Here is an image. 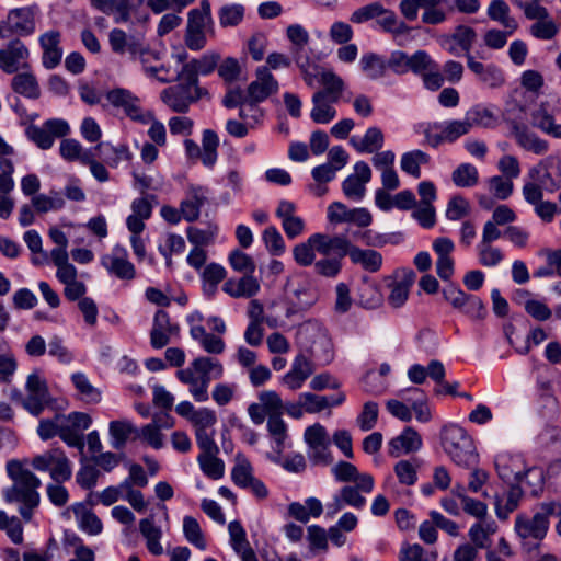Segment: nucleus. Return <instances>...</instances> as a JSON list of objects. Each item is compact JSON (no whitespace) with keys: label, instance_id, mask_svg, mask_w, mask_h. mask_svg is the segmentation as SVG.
Returning a JSON list of instances; mask_svg holds the SVG:
<instances>
[{"label":"nucleus","instance_id":"nucleus-8","mask_svg":"<svg viewBox=\"0 0 561 561\" xmlns=\"http://www.w3.org/2000/svg\"><path fill=\"white\" fill-rule=\"evenodd\" d=\"M25 389L27 394L21 398L22 407L32 415L38 416L51 402L46 380L38 371H33L27 376ZM19 397H22L21 393Z\"/></svg>","mask_w":561,"mask_h":561},{"label":"nucleus","instance_id":"nucleus-21","mask_svg":"<svg viewBox=\"0 0 561 561\" xmlns=\"http://www.w3.org/2000/svg\"><path fill=\"white\" fill-rule=\"evenodd\" d=\"M61 34L57 30H50L42 34L38 38L43 50L42 64L46 69L56 68L62 59V48L60 47Z\"/></svg>","mask_w":561,"mask_h":561},{"label":"nucleus","instance_id":"nucleus-2","mask_svg":"<svg viewBox=\"0 0 561 561\" xmlns=\"http://www.w3.org/2000/svg\"><path fill=\"white\" fill-rule=\"evenodd\" d=\"M225 374L220 360L209 356H198L186 368L176 371V378L188 388L194 401L203 403L208 401V388L211 380L220 379Z\"/></svg>","mask_w":561,"mask_h":561},{"label":"nucleus","instance_id":"nucleus-20","mask_svg":"<svg viewBox=\"0 0 561 561\" xmlns=\"http://www.w3.org/2000/svg\"><path fill=\"white\" fill-rule=\"evenodd\" d=\"M467 66L474 73L478 81L490 89H499L505 83V76L502 69L494 64H483L476 60L471 54H468Z\"/></svg>","mask_w":561,"mask_h":561},{"label":"nucleus","instance_id":"nucleus-25","mask_svg":"<svg viewBox=\"0 0 561 561\" xmlns=\"http://www.w3.org/2000/svg\"><path fill=\"white\" fill-rule=\"evenodd\" d=\"M178 332L179 325L171 323L165 311L158 310L153 318L150 343L154 348H162L169 343L171 335L178 334Z\"/></svg>","mask_w":561,"mask_h":561},{"label":"nucleus","instance_id":"nucleus-49","mask_svg":"<svg viewBox=\"0 0 561 561\" xmlns=\"http://www.w3.org/2000/svg\"><path fill=\"white\" fill-rule=\"evenodd\" d=\"M515 138L522 148L536 154H543L548 150V142L526 128H517L515 130Z\"/></svg>","mask_w":561,"mask_h":561},{"label":"nucleus","instance_id":"nucleus-43","mask_svg":"<svg viewBox=\"0 0 561 561\" xmlns=\"http://www.w3.org/2000/svg\"><path fill=\"white\" fill-rule=\"evenodd\" d=\"M225 267L217 263L206 265L202 273L203 290L208 297H213L217 291V286L226 278Z\"/></svg>","mask_w":561,"mask_h":561},{"label":"nucleus","instance_id":"nucleus-34","mask_svg":"<svg viewBox=\"0 0 561 561\" xmlns=\"http://www.w3.org/2000/svg\"><path fill=\"white\" fill-rule=\"evenodd\" d=\"M12 90L27 99H37L41 95V89L36 77L26 70L15 73L11 80Z\"/></svg>","mask_w":561,"mask_h":561},{"label":"nucleus","instance_id":"nucleus-39","mask_svg":"<svg viewBox=\"0 0 561 561\" xmlns=\"http://www.w3.org/2000/svg\"><path fill=\"white\" fill-rule=\"evenodd\" d=\"M488 16L508 30V33L515 32L518 27L516 20L510 16V7L504 0H492L488 8Z\"/></svg>","mask_w":561,"mask_h":561},{"label":"nucleus","instance_id":"nucleus-24","mask_svg":"<svg viewBox=\"0 0 561 561\" xmlns=\"http://www.w3.org/2000/svg\"><path fill=\"white\" fill-rule=\"evenodd\" d=\"M201 454L197 461L202 471L210 479L218 480L224 477L225 463L217 457L219 448L216 443L199 446Z\"/></svg>","mask_w":561,"mask_h":561},{"label":"nucleus","instance_id":"nucleus-7","mask_svg":"<svg viewBox=\"0 0 561 561\" xmlns=\"http://www.w3.org/2000/svg\"><path fill=\"white\" fill-rule=\"evenodd\" d=\"M305 443L308 446L307 456L316 466H328L332 463L333 457L330 451L331 439L323 425L316 423L308 426L304 433Z\"/></svg>","mask_w":561,"mask_h":561},{"label":"nucleus","instance_id":"nucleus-28","mask_svg":"<svg viewBox=\"0 0 561 561\" xmlns=\"http://www.w3.org/2000/svg\"><path fill=\"white\" fill-rule=\"evenodd\" d=\"M108 43L115 54H129L131 58H136L142 41L121 28H113L108 34Z\"/></svg>","mask_w":561,"mask_h":561},{"label":"nucleus","instance_id":"nucleus-18","mask_svg":"<svg viewBox=\"0 0 561 561\" xmlns=\"http://www.w3.org/2000/svg\"><path fill=\"white\" fill-rule=\"evenodd\" d=\"M371 179V170L364 161H358L354 165V173L348 175L342 183L344 195L354 201L360 202L366 194V184Z\"/></svg>","mask_w":561,"mask_h":561},{"label":"nucleus","instance_id":"nucleus-40","mask_svg":"<svg viewBox=\"0 0 561 561\" xmlns=\"http://www.w3.org/2000/svg\"><path fill=\"white\" fill-rule=\"evenodd\" d=\"M523 497V490L517 484H512L503 500L497 499L495 504V513L500 519H507L508 515L514 512Z\"/></svg>","mask_w":561,"mask_h":561},{"label":"nucleus","instance_id":"nucleus-61","mask_svg":"<svg viewBox=\"0 0 561 561\" xmlns=\"http://www.w3.org/2000/svg\"><path fill=\"white\" fill-rule=\"evenodd\" d=\"M337 253H330L321 260L314 262V271L317 274L324 277H335L342 268V259Z\"/></svg>","mask_w":561,"mask_h":561},{"label":"nucleus","instance_id":"nucleus-16","mask_svg":"<svg viewBox=\"0 0 561 561\" xmlns=\"http://www.w3.org/2000/svg\"><path fill=\"white\" fill-rule=\"evenodd\" d=\"M415 278L416 274L411 268H398L393 272L391 282L388 284L390 289L388 302L391 307L400 308L405 304Z\"/></svg>","mask_w":561,"mask_h":561},{"label":"nucleus","instance_id":"nucleus-32","mask_svg":"<svg viewBox=\"0 0 561 561\" xmlns=\"http://www.w3.org/2000/svg\"><path fill=\"white\" fill-rule=\"evenodd\" d=\"M207 199V192L201 186H191L187 197L182 201L181 214L187 221H195L199 217L201 207Z\"/></svg>","mask_w":561,"mask_h":561},{"label":"nucleus","instance_id":"nucleus-58","mask_svg":"<svg viewBox=\"0 0 561 561\" xmlns=\"http://www.w3.org/2000/svg\"><path fill=\"white\" fill-rule=\"evenodd\" d=\"M531 125L550 136H554L560 126L543 105L531 113Z\"/></svg>","mask_w":561,"mask_h":561},{"label":"nucleus","instance_id":"nucleus-30","mask_svg":"<svg viewBox=\"0 0 561 561\" xmlns=\"http://www.w3.org/2000/svg\"><path fill=\"white\" fill-rule=\"evenodd\" d=\"M499 526L495 520L481 519L469 528L468 537L472 546L477 549H490L491 537L497 531Z\"/></svg>","mask_w":561,"mask_h":561},{"label":"nucleus","instance_id":"nucleus-23","mask_svg":"<svg viewBox=\"0 0 561 561\" xmlns=\"http://www.w3.org/2000/svg\"><path fill=\"white\" fill-rule=\"evenodd\" d=\"M455 249L451 239L446 237L433 241V250L437 255L436 272L443 280H448L454 275V260L450 254Z\"/></svg>","mask_w":561,"mask_h":561},{"label":"nucleus","instance_id":"nucleus-51","mask_svg":"<svg viewBox=\"0 0 561 561\" xmlns=\"http://www.w3.org/2000/svg\"><path fill=\"white\" fill-rule=\"evenodd\" d=\"M218 233V227L216 225H208L206 228L188 227L186 236L194 247H207L210 245Z\"/></svg>","mask_w":561,"mask_h":561},{"label":"nucleus","instance_id":"nucleus-63","mask_svg":"<svg viewBox=\"0 0 561 561\" xmlns=\"http://www.w3.org/2000/svg\"><path fill=\"white\" fill-rule=\"evenodd\" d=\"M12 30L21 35H30L34 32V22L28 18L25 9H14L9 13Z\"/></svg>","mask_w":561,"mask_h":561},{"label":"nucleus","instance_id":"nucleus-27","mask_svg":"<svg viewBox=\"0 0 561 561\" xmlns=\"http://www.w3.org/2000/svg\"><path fill=\"white\" fill-rule=\"evenodd\" d=\"M422 447L420 434L412 427H405L403 432L392 438L389 443V454L392 457H399L403 454L417 451Z\"/></svg>","mask_w":561,"mask_h":561},{"label":"nucleus","instance_id":"nucleus-38","mask_svg":"<svg viewBox=\"0 0 561 561\" xmlns=\"http://www.w3.org/2000/svg\"><path fill=\"white\" fill-rule=\"evenodd\" d=\"M72 511L81 530L91 536H96L102 531L103 525L101 519L83 504L73 505Z\"/></svg>","mask_w":561,"mask_h":561},{"label":"nucleus","instance_id":"nucleus-57","mask_svg":"<svg viewBox=\"0 0 561 561\" xmlns=\"http://www.w3.org/2000/svg\"><path fill=\"white\" fill-rule=\"evenodd\" d=\"M59 420L61 421V432L67 428L72 433L82 434L92 424L90 415L83 412H71L68 415L60 414Z\"/></svg>","mask_w":561,"mask_h":561},{"label":"nucleus","instance_id":"nucleus-44","mask_svg":"<svg viewBox=\"0 0 561 561\" xmlns=\"http://www.w3.org/2000/svg\"><path fill=\"white\" fill-rule=\"evenodd\" d=\"M71 381L82 401L96 403L101 400L100 390L90 382L85 374L80 371L72 374Z\"/></svg>","mask_w":561,"mask_h":561},{"label":"nucleus","instance_id":"nucleus-37","mask_svg":"<svg viewBox=\"0 0 561 561\" xmlns=\"http://www.w3.org/2000/svg\"><path fill=\"white\" fill-rule=\"evenodd\" d=\"M351 145L360 153H373L383 146V134L377 127H369L363 138L352 137Z\"/></svg>","mask_w":561,"mask_h":561},{"label":"nucleus","instance_id":"nucleus-3","mask_svg":"<svg viewBox=\"0 0 561 561\" xmlns=\"http://www.w3.org/2000/svg\"><path fill=\"white\" fill-rule=\"evenodd\" d=\"M561 516V502L548 501L540 503L533 516L518 514L515 517L514 531L522 542V547L529 551L537 548L546 538L550 517Z\"/></svg>","mask_w":561,"mask_h":561},{"label":"nucleus","instance_id":"nucleus-55","mask_svg":"<svg viewBox=\"0 0 561 561\" xmlns=\"http://www.w3.org/2000/svg\"><path fill=\"white\" fill-rule=\"evenodd\" d=\"M451 180L458 187H472L478 183L479 173L474 165L461 163L453 171Z\"/></svg>","mask_w":561,"mask_h":561},{"label":"nucleus","instance_id":"nucleus-52","mask_svg":"<svg viewBox=\"0 0 561 561\" xmlns=\"http://www.w3.org/2000/svg\"><path fill=\"white\" fill-rule=\"evenodd\" d=\"M267 430L275 443L274 450L280 455L285 449L287 438V425L282 415H271L267 421Z\"/></svg>","mask_w":561,"mask_h":561},{"label":"nucleus","instance_id":"nucleus-11","mask_svg":"<svg viewBox=\"0 0 561 561\" xmlns=\"http://www.w3.org/2000/svg\"><path fill=\"white\" fill-rule=\"evenodd\" d=\"M470 126L466 116L462 119H449L443 123H435L428 127L425 135L433 147L443 142H455L460 137L470 133Z\"/></svg>","mask_w":561,"mask_h":561},{"label":"nucleus","instance_id":"nucleus-35","mask_svg":"<svg viewBox=\"0 0 561 561\" xmlns=\"http://www.w3.org/2000/svg\"><path fill=\"white\" fill-rule=\"evenodd\" d=\"M311 101L313 106L310 112V117L314 123L328 124L334 119L336 110L333 107V104L339 101H331L322 93H313Z\"/></svg>","mask_w":561,"mask_h":561},{"label":"nucleus","instance_id":"nucleus-14","mask_svg":"<svg viewBox=\"0 0 561 561\" xmlns=\"http://www.w3.org/2000/svg\"><path fill=\"white\" fill-rule=\"evenodd\" d=\"M107 101L117 108H122L133 121L148 124L151 121L150 112H142L139 106V99L125 89H114L106 94Z\"/></svg>","mask_w":561,"mask_h":561},{"label":"nucleus","instance_id":"nucleus-45","mask_svg":"<svg viewBox=\"0 0 561 561\" xmlns=\"http://www.w3.org/2000/svg\"><path fill=\"white\" fill-rule=\"evenodd\" d=\"M430 156L422 150H412L401 156L400 167L403 172L419 179L421 176V165L427 164Z\"/></svg>","mask_w":561,"mask_h":561},{"label":"nucleus","instance_id":"nucleus-59","mask_svg":"<svg viewBox=\"0 0 561 561\" xmlns=\"http://www.w3.org/2000/svg\"><path fill=\"white\" fill-rule=\"evenodd\" d=\"M363 72L369 79H378L385 75L387 64L376 54H366L360 58Z\"/></svg>","mask_w":561,"mask_h":561},{"label":"nucleus","instance_id":"nucleus-50","mask_svg":"<svg viewBox=\"0 0 561 561\" xmlns=\"http://www.w3.org/2000/svg\"><path fill=\"white\" fill-rule=\"evenodd\" d=\"M219 147V138L211 129L203 133L201 159L204 165L211 168L217 161V149Z\"/></svg>","mask_w":561,"mask_h":561},{"label":"nucleus","instance_id":"nucleus-41","mask_svg":"<svg viewBox=\"0 0 561 561\" xmlns=\"http://www.w3.org/2000/svg\"><path fill=\"white\" fill-rule=\"evenodd\" d=\"M139 530L145 537L148 550L154 554L160 556L163 552V548L160 543L162 531L154 525L153 518H144L139 523Z\"/></svg>","mask_w":561,"mask_h":561},{"label":"nucleus","instance_id":"nucleus-31","mask_svg":"<svg viewBox=\"0 0 561 561\" xmlns=\"http://www.w3.org/2000/svg\"><path fill=\"white\" fill-rule=\"evenodd\" d=\"M161 100L176 113L187 112L193 102L191 90L179 84L163 90L161 92Z\"/></svg>","mask_w":561,"mask_h":561},{"label":"nucleus","instance_id":"nucleus-47","mask_svg":"<svg viewBox=\"0 0 561 561\" xmlns=\"http://www.w3.org/2000/svg\"><path fill=\"white\" fill-rule=\"evenodd\" d=\"M320 83L323 85V90H319L316 93H322L331 101L340 100L344 89V82L337 75L331 70H321Z\"/></svg>","mask_w":561,"mask_h":561},{"label":"nucleus","instance_id":"nucleus-29","mask_svg":"<svg viewBox=\"0 0 561 561\" xmlns=\"http://www.w3.org/2000/svg\"><path fill=\"white\" fill-rule=\"evenodd\" d=\"M137 56L142 65L145 73L149 77L156 78L161 82H170L171 80L167 77L169 70L164 65L154 66L152 62L160 60V54L156 50L150 49L144 43L139 46Z\"/></svg>","mask_w":561,"mask_h":561},{"label":"nucleus","instance_id":"nucleus-42","mask_svg":"<svg viewBox=\"0 0 561 561\" xmlns=\"http://www.w3.org/2000/svg\"><path fill=\"white\" fill-rule=\"evenodd\" d=\"M92 150L84 149L83 146L73 138H66L61 140L59 153L61 158L68 162L79 161L81 164L92 154Z\"/></svg>","mask_w":561,"mask_h":561},{"label":"nucleus","instance_id":"nucleus-17","mask_svg":"<svg viewBox=\"0 0 561 561\" xmlns=\"http://www.w3.org/2000/svg\"><path fill=\"white\" fill-rule=\"evenodd\" d=\"M278 91V82L266 66H260L255 71V80L248 87L250 106L263 102Z\"/></svg>","mask_w":561,"mask_h":561},{"label":"nucleus","instance_id":"nucleus-48","mask_svg":"<svg viewBox=\"0 0 561 561\" xmlns=\"http://www.w3.org/2000/svg\"><path fill=\"white\" fill-rule=\"evenodd\" d=\"M467 122L469 123L470 129L473 127L491 128L496 124V117L494 113L482 105H476L468 110L465 114Z\"/></svg>","mask_w":561,"mask_h":561},{"label":"nucleus","instance_id":"nucleus-1","mask_svg":"<svg viewBox=\"0 0 561 561\" xmlns=\"http://www.w3.org/2000/svg\"><path fill=\"white\" fill-rule=\"evenodd\" d=\"M7 472L13 481V485L3 491L4 500L8 503H21L19 512L25 520H30L32 511L39 504L37 489L42 484L41 480L16 460L7 463Z\"/></svg>","mask_w":561,"mask_h":561},{"label":"nucleus","instance_id":"nucleus-64","mask_svg":"<svg viewBox=\"0 0 561 561\" xmlns=\"http://www.w3.org/2000/svg\"><path fill=\"white\" fill-rule=\"evenodd\" d=\"M32 204L37 211L47 213L62 208L65 199L59 193L53 192L49 196L44 194L34 196L32 198Z\"/></svg>","mask_w":561,"mask_h":561},{"label":"nucleus","instance_id":"nucleus-5","mask_svg":"<svg viewBox=\"0 0 561 561\" xmlns=\"http://www.w3.org/2000/svg\"><path fill=\"white\" fill-rule=\"evenodd\" d=\"M340 234L313 233L305 242L298 243L293 249L295 262L300 266H310L316 262V253L329 256L337 253Z\"/></svg>","mask_w":561,"mask_h":561},{"label":"nucleus","instance_id":"nucleus-53","mask_svg":"<svg viewBox=\"0 0 561 561\" xmlns=\"http://www.w3.org/2000/svg\"><path fill=\"white\" fill-rule=\"evenodd\" d=\"M244 12L245 8L240 3L225 4L218 11L219 24L222 27L237 26L242 22Z\"/></svg>","mask_w":561,"mask_h":561},{"label":"nucleus","instance_id":"nucleus-60","mask_svg":"<svg viewBox=\"0 0 561 561\" xmlns=\"http://www.w3.org/2000/svg\"><path fill=\"white\" fill-rule=\"evenodd\" d=\"M228 531L231 547L239 556L244 554L247 550H253L247 539L244 528L238 520L229 523Z\"/></svg>","mask_w":561,"mask_h":561},{"label":"nucleus","instance_id":"nucleus-33","mask_svg":"<svg viewBox=\"0 0 561 561\" xmlns=\"http://www.w3.org/2000/svg\"><path fill=\"white\" fill-rule=\"evenodd\" d=\"M328 331L316 321L304 322L297 331V342L304 350L302 353L309 354L311 350L316 348L320 334H325Z\"/></svg>","mask_w":561,"mask_h":561},{"label":"nucleus","instance_id":"nucleus-56","mask_svg":"<svg viewBox=\"0 0 561 561\" xmlns=\"http://www.w3.org/2000/svg\"><path fill=\"white\" fill-rule=\"evenodd\" d=\"M417 459L400 460L394 465V473L401 484L413 485L417 480Z\"/></svg>","mask_w":561,"mask_h":561},{"label":"nucleus","instance_id":"nucleus-46","mask_svg":"<svg viewBox=\"0 0 561 561\" xmlns=\"http://www.w3.org/2000/svg\"><path fill=\"white\" fill-rule=\"evenodd\" d=\"M253 467L249 459L241 454L236 456L234 466L231 470V479L236 485L245 489L254 480Z\"/></svg>","mask_w":561,"mask_h":561},{"label":"nucleus","instance_id":"nucleus-26","mask_svg":"<svg viewBox=\"0 0 561 561\" xmlns=\"http://www.w3.org/2000/svg\"><path fill=\"white\" fill-rule=\"evenodd\" d=\"M494 465L499 477L506 482L523 480L524 462L519 455L501 453L496 455Z\"/></svg>","mask_w":561,"mask_h":561},{"label":"nucleus","instance_id":"nucleus-54","mask_svg":"<svg viewBox=\"0 0 561 561\" xmlns=\"http://www.w3.org/2000/svg\"><path fill=\"white\" fill-rule=\"evenodd\" d=\"M102 150L105 153L104 161L112 168H116L122 161H128L131 158L128 148L124 145L114 147L110 144L101 142L94 148V151Z\"/></svg>","mask_w":561,"mask_h":561},{"label":"nucleus","instance_id":"nucleus-22","mask_svg":"<svg viewBox=\"0 0 561 561\" xmlns=\"http://www.w3.org/2000/svg\"><path fill=\"white\" fill-rule=\"evenodd\" d=\"M222 290L231 298H253L261 290L260 280L253 274H244L240 278H229L222 285Z\"/></svg>","mask_w":561,"mask_h":561},{"label":"nucleus","instance_id":"nucleus-9","mask_svg":"<svg viewBox=\"0 0 561 561\" xmlns=\"http://www.w3.org/2000/svg\"><path fill=\"white\" fill-rule=\"evenodd\" d=\"M337 254L348 255L354 264H359L365 271L378 272L382 266V255L375 250H364L354 245L345 234L339 236Z\"/></svg>","mask_w":561,"mask_h":561},{"label":"nucleus","instance_id":"nucleus-62","mask_svg":"<svg viewBox=\"0 0 561 561\" xmlns=\"http://www.w3.org/2000/svg\"><path fill=\"white\" fill-rule=\"evenodd\" d=\"M320 341L316 348L311 350L307 356L309 358H314L320 365H328L333 359V344L331 339L325 334H320Z\"/></svg>","mask_w":561,"mask_h":561},{"label":"nucleus","instance_id":"nucleus-36","mask_svg":"<svg viewBox=\"0 0 561 561\" xmlns=\"http://www.w3.org/2000/svg\"><path fill=\"white\" fill-rule=\"evenodd\" d=\"M108 434L111 436V445L114 449L125 447L131 435L138 434L137 427L128 420H116L108 424Z\"/></svg>","mask_w":561,"mask_h":561},{"label":"nucleus","instance_id":"nucleus-6","mask_svg":"<svg viewBox=\"0 0 561 561\" xmlns=\"http://www.w3.org/2000/svg\"><path fill=\"white\" fill-rule=\"evenodd\" d=\"M211 24L210 3L208 0H202L199 8L192 9L187 13L184 35L186 47L194 51L203 49L206 46V30Z\"/></svg>","mask_w":561,"mask_h":561},{"label":"nucleus","instance_id":"nucleus-13","mask_svg":"<svg viewBox=\"0 0 561 561\" xmlns=\"http://www.w3.org/2000/svg\"><path fill=\"white\" fill-rule=\"evenodd\" d=\"M314 370L313 360L300 352L293 359L290 369L280 378V383L291 391L299 390Z\"/></svg>","mask_w":561,"mask_h":561},{"label":"nucleus","instance_id":"nucleus-10","mask_svg":"<svg viewBox=\"0 0 561 561\" xmlns=\"http://www.w3.org/2000/svg\"><path fill=\"white\" fill-rule=\"evenodd\" d=\"M68 123L60 118L46 121L43 126L31 125L26 129L27 137L41 149L47 150L53 147L55 138L65 137L69 134Z\"/></svg>","mask_w":561,"mask_h":561},{"label":"nucleus","instance_id":"nucleus-12","mask_svg":"<svg viewBox=\"0 0 561 561\" xmlns=\"http://www.w3.org/2000/svg\"><path fill=\"white\" fill-rule=\"evenodd\" d=\"M30 50L20 39H12L0 48V70L7 75L30 68Z\"/></svg>","mask_w":561,"mask_h":561},{"label":"nucleus","instance_id":"nucleus-4","mask_svg":"<svg viewBox=\"0 0 561 561\" xmlns=\"http://www.w3.org/2000/svg\"><path fill=\"white\" fill-rule=\"evenodd\" d=\"M442 446L451 461L462 468L477 466L479 455L470 435L465 428L449 424L442 430Z\"/></svg>","mask_w":561,"mask_h":561},{"label":"nucleus","instance_id":"nucleus-15","mask_svg":"<svg viewBox=\"0 0 561 561\" xmlns=\"http://www.w3.org/2000/svg\"><path fill=\"white\" fill-rule=\"evenodd\" d=\"M102 266L119 279L130 280L136 276L134 264L128 260L127 250L116 244L112 251L101 257Z\"/></svg>","mask_w":561,"mask_h":561},{"label":"nucleus","instance_id":"nucleus-19","mask_svg":"<svg viewBox=\"0 0 561 561\" xmlns=\"http://www.w3.org/2000/svg\"><path fill=\"white\" fill-rule=\"evenodd\" d=\"M194 427L196 443L199 446L216 443L215 424L217 423L216 412L209 408H199L194 417L190 421Z\"/></svg>","mask_w":561,"mask_h":561}]
</instances>
